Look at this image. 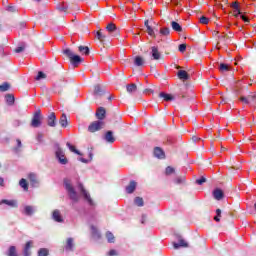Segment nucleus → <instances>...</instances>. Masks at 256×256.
<instances>
[{
	"instance_id": "nucleus-54",
	"label": "nucleus",
	"mask_w": 256,
	"mask_h": 256,
	"mask_svg": "<svg viewBox=\"0 0 256 256\" xmlns=\"http://www.w3.org/2000/svg\"><path fill=\"white\" fill-rule=\"evenodd\" d=\"M234 15L236 17H239V15H241V11L239 10V8H237L236 10H234Z\"/></svg>"
},
{
	"instance_id": "nucleus-25",
	"label": "nucleus",
	"mask_w": 256,
	"mask_h": 256,
	"mask_svg": "<svg viewBox=\"0 0 256 256\" xmlns=\"http://www.w3.org/2000/svg\"><path fill=\"white\" fill-rule=\"evenodd\" d=\"M59 123H60L61 127H67V125H68L67 115L62 114V116L60 117Z\"/></svg>"
},
{
	"instance_id": "nucleus-50",
	"label": "nucleus",
	"mask_w": 256,
	"mask_h": 256,
	"mask_svg": "<svg viewBox=\"0 0 256 256\" xmlns=\"http://www.w3.org/2000/svg\"><path fill=\"white\" fill-rule=\"evenodd\" d=\"M25 51V46H20L15 49V53H23Z\"/></svg>"
},
{
	"instance_id": "nucleus-7",
	"label": "nucleus",
	"mask_w": 256,
	"mask_h": 256,
	"mask_svg": "<svg viewBox=\"0 0 256 256\" xmlns=\"http://www.w3.org/2000/svg\"><path fill=\"white\" fill-rule=\"evenodd\" d=\"M78 188L80 189L84 199H86V201H88L89 205H94L93 199H91V195H89L87 190H85V188L83 187V184H79Z\"/></svg>"
},
{
	"instance_id": "nucleus-43",
	"label": "nucleus",
	"mask_w": 256,
	"mask_h": 256,
	"mask_svg": "<svg viewBox=\"0 0 256 256\" xmlns=\"http://www.w3.org/2000/svg\"><path fill=\"white\" fill-rule=\"evenodd\" d=\"M249 103H256V93L248 96Z\"/></svg>"
},
{
	"instance_id": "nucleus-15",
	"label": "nucleus",
	"mask_w": 256,
	"mask_h": 256,
	"mask_svg": "<svg viewBox=\"0 0 256 256\" xmlns=\"http://www.w3.org/2000/svg\"><path fill=\"white\" fill-rule=\"evenodd\" d=\"M0 205H8V207H17V202L15 200L3 199L0 201Z\"/></svg>"
},
{
	"instance_id": "nucleus-56",
	"label": "nucleus",
	"mask_w": 256,
	"mask_h": 256,
	"mask_svg": "<svg viewBox=\"0 0 256 256\" xmlns=\"http://www.w3.org/2000/svg\"><path fill=\"white\" fill-rule=\"evenodd\" d=\"M108 255H110V256L117 255V250H110Z\"/></svg>"
},
{
	"instance_id": "nucleus-60",
	"label": "nucleus",
	"mask_w": 256,
	"mask_h": 256,
	"mask_svg": "<svg viewBox=\"0 0 256 256\" xmlns=\"http://www.w3.org/2000/svg\"><path fill=\"white\" fill-rule=\"evenodd\" d=\"M99 91H101V87L99 85H97L95 87V93H99Z\"/></svg>"
},
{
	"instance_id": "nucleus-40",
	"label": "nucleus",
	"mask_w": 256,
	"mask_h": 256,
	"mask_svg": "<svg viewBox=\"0 0 256 256\" xmlns=\"http://www.w3.org/2000/svg\"><path fill=\"white\" fill-rule=\"evenodd\" d=\"M58 11H61L62 13H67V6L65 5V3L60 4L57 7Z\"/></svg>"
},
{
	"instance_id": "nucleus-23",
	"label": "nucleus",
	"mask_w": 256,
	"mask_h": 256,
	"mask_svg": "<svg viewBox=\"0 0 256 256\" xmlns=\"http://www.w3.org/2000/svg\"><path fill=\"white\" fill-rule=\"evenodd\" d=\"M159 97H161L162 99H164V101H173L175 98L173 97V95L171 94H166L164 92H161L159 94Z\"/></svg>"
},
{
	"instance_id": "nucleus-30",
	"label": "nucleus",
	"mask_w": 256,
	"mask_h": 256,
	"mask_svg": "<svg viewBox=\"0 0 256 256\" xmlns=\"http://www.w3.org/2000/svg\"><path fill=\"white\" fill-rule=\"evenodd\" d=\"M8 256H19L17 255V248L15 246H10Z\"/></svg>"
},
{
	"instance_id": "nucleus-19",
	"label": "nucleus",
	"mask_w": 256,
	"mask_h": 256,
	"mask_svg": "<svg viewBox=\"0 0 256 256\" xmlns=\"http://www.w3.org/2000/svg\"><path fill=\"white\" fill-rule=\"evenodd\" d=\"M28 177L32 187H37V185L39 184V181H37V175L29 174Z\"/></svg>"
},
{
	"instance_id": "nucleus-12",
	"label": "nucleus",
	"mask_w": 256,
	"mask_h": 256,
	"mask_svg": "<svg viewBox=\"0 0 256 256\" xmlns=\"http://www.w3.org/2000/svg\"><path fill=\"white\" fill-rule=\"evenodd\" d=\"M105 108L100 107L98 108V110L96 111V117L97 119H99L98 121H103V119H105Z\"/></svg>"
},
{
	"instance_id": "nucleus-29",
	"label": "nucleus",
	"mask_w": 256,
	"mask_h": 256,
	"mask_svg": "<svg viewBox=\"0 0 256 256\" xmlns=\"http://www.w3.org/2000/svg\"><path fill=\"white\" fill-rule=\"evenodd\" d=\"M96 37L99 40L100 43H103L105 41V34L101 32V30L96 32Z\"/></svg>"
},
{
	"instance_id": "nucleus-1",
	"label": "nucleus",
	"mask_w": 256,
	"mask_h": 256,
	"mask_svg": "<svg viewBox=\"0 0 256 256\" xmlns=\"http://www.w3.org/2000/svg\"><path fill=\"white\" fill-rule=\"evenodd\" d=\"M63 53L64 55H66L67 58L70 59V63L74 67H79V63H83V58H81V56L79 55H75L70 49H65Z\"/></svg>"
},
{
	"instance_id": "nucleus-24",
	"label": "nucleus",
	"mask_w": 256,
	"mask_h": 256,
	"mask_svg": "<svg viewBox=\"0 0 256 256\" xmlns=\"http://www.w3.org/2000/svg\"><path fill=\"white\" fill-rule=\"evenodd\" d=\"M5 99H6V103L8 105H14V103H15V96H13L12 94H7L5 96Z\"/></svg>"
},
{
	"instance_id": "nucleus-48",
	"label": "nucleus",
	"mask_w": 256,
	"mask_h": 256,
	"mask_svg": "<svg viewBox=\"0 0 256 256\" xmlns=\"http://www.w3.org/2000/svg\"><path fill=\"white\" fill-rule=\"evenodd\" d=\"M176 185H181V183H185V179L183 177H178L175 180Z\"/></svg>"
},
{
	"instance_id": "nucleus-16",
	"label": "nucleus",
	"mask_w": 256,
	"mask_h": 256,
	"mask_svg": "<svg viewBox=\"0 0 256 256\" xmlns=\"http://www.w3.org/2000/svg\"><path fill=\"white\" fill-rule=\"evenodd\" d=\"M137 189V182L131 181L128 186H126V192L131 194Z\"/></svg>"
},
{
	"instance_id": "nucleus-55",
	"label": "nucleus",
	"mask_w": 256,
	"mask_h": 256,
	"mask_svg": "<svg viewBox=\"0 0 256 256\" xmlns=\"http://www.w3.org/2000/svg\"><path fill=\"white\" fill-rule=\"evenodd\" d=\"M241 19H242V21H244L245 23H249V18H247L245 15H241Z\"/></svg>"
},
{
	"instance_id": "nucleus-31",
	"label": "nucleus",
	"mask_w": 256,
	"mask_h": 256,
	"mask_svg": "<svg viewBox=\"0 0 256 256\" xmlns=\"http://www.w3.org/2000/svg\"><path fill=\"white\" fill-rule=\"evenodd\" d=\"M230 67L227 64L221 63L219 66V70L221 71V73H225L227 71H230Z\"/></svg>"
},
{
	"instance_id": "nucleus-28",
	"label": "nucleus",
	"mask_w": 256,
	"mask_h": 256,
	"mask_svg": "<svg viewBox=\"0 0 256 256\" xmlns=\"http://www.w3.org/2000/svg\"><path fill=\"white\" fill-rule=\"evenodd\" d=\"M66 251H73V238L67 239Z\"/></svg>"
},
{
	"instance_id": "nucleus-13",
	"label": "nucleus",
	"mask_w": 256,
	"mask_h": 256,
	"mask_svg": "<svg viewBox=\"0 0 256 256\" xmlns=\"http://www.w3.org/2000/svg\"><path fill=\"white\" fill-rule=\"evenodd\" d=\"M177 76L181 81H187L189 79V74L185 70H179Z\"/></svg>"
},
{
	"instance_id": "nucleus-27",
	"label": "nucleus",
	"mask_w": 256,
	"mask_h": 256,
	"mask_svg": "<svg viewBox=\"0 0 256 256\" xmlns=\"http://www.w3.org/2000/svg\"><path fill=\"white\" fill-rule=\"evenodd\" d=\"M128 93H135L137 91V85L136 84H129L126 86Z\"/></svg>"
},
{
	"instance_id": "nucleus-52",
	"label": "nucleus",
	"mask_w": 256,
	"mask_h": 256,
	"mask_svg": "<svg viewBox=\"0 0 256 256\" xmlns=\"http://www.w3.org/2000/svg\"><path fill=\"white\" fill-rule=\"evenodd\" d=\"M205 181H207V180H206L204 177H202V178L196 180V183H197L198 185H203V183H205Z\"/></svg>"
},
{
	"instance_id": "nucleus-3",
	"label": "nucleus",
	"mask_w": 256,
	"mask_h": 256,
	"mask_svg": "<svg viewBox=\"0 0 256 256\" xmlns=\"http://www.w3.org/2000/svg\"><path fill=\"white\" fill-rule=\"evenodd\" d=\"M43 123V115L41 114V110H37L31 121V127L37 128L41 127V124Z\"/></svg>"
},
{
	"instance_id": "nucleus-38",
	"label": "nucleus",
	"mask_w": 256,
	"mask_h": 256,
	"mask_svg": "<svg viewBox=\"0 0 256 256\" xmlns=\"http://www.w3.org/2000/svg\"><path fill=\"white\" fill-rule=\"evenodd\" d=\"M91 231L93 237H97V239L101 238V234H99V231H97V228H95V226L91 227Z\"/></svg>"
},
{
	"instance_id": "nucleus-5",
	"label": "nucleus",
	"mask_w": 256,
	"mask_h": 256,
	"mask_svg": "<svg viewBox=\"0 0 256 256\" xmlns=\"http://www.w3.org/2000/svg\"><path fill=\"white\" fill-rule=\"evenodd\" d=\"M64 185L66 190L68 191V195L72 201H79V196H77V192H75V188L69 183V181L65 180Z\"/></svg>"
},
{
	"instance_id": "nucleus-63",
	"label": "nucleus",
	"mask_w": 256,
	"mask_h": 256,
	"mask_svg": "<svg viewBox=\"0 0 256 256\" xmlns=\"http://www.w3.org/2000/svg\"><path fill=\"white\" fill-rule=\"evenodd\" d=\"M37 139H38V141H41V139H43V134H38Z\"/></svg>"
},
{
	"instance_id": "nucleus-47",
	"label": "nucleus",
	"mask_w": 256,
	"mask_h": 256,
	"mask_svg": "<svg viewBox=\"0 0 256 256\" xmlns=\"http://www.w3.org/2000/svg\"><path fill=\"white\" fill-rule=\"evenodd\" d=\"M169 33H170L169 28L160 29V34L161 35H169Z\"/></svg>"
},
{
	"instance_id": "nucleus-4",
	"label": "nucleus",
	"mask_w": 256,
	"mask_h": 256,
	"mask_svg": "<svg viewBox=\"0 0 256 256\" xmlns=\"http://www.w3.org/2000/svg\"><path fill=\"white\" fill-rule=\"evenodd\" d=\"M104 127H105V122H103L102 120H97L92 122L88 126V131L89 133H96V131H101V129H103Z\"/></svg>"
},
{
	"instance_id": "nucleus-10",
	"label": "nucleus",
	"mask_w": 256,
	"mask_h": 256,
	"mask_svg": "<svg viewBox=\"0 0 256 256\" xmlns=\"http://www.w3.org/2000/svg\"><path fill=\"white\" fill-rule=\"evenodd\" d=\"M213 197L216 199V201H221V199L225 197V194L223 193V190L217 188L213 191Z\"/></svg>"
},
{
	"instance_id": "nucleus-18",
	"label": "nucleus",
	"mask_w": 256,
	"mask_h": 256,
	"mask_svg": "<svg viewBox=\"0 0 256 256\" xmlns=\"http://www.w3.org/2000/svg\"><path fill=\"white\" fill-rule=\"evenodd\" d=\"M152 57L156 61L161 59V53L159 52V49H157V47L155 46L152 47Z\"/></svg>"
},
{
	"instance_id": "nucleus-36",
	"label": "nucleus",
	"mask_w": 256,
	"mask_h": 256,
	"mask_svg": "<svg viewBox=\"0 0 256 256\" xmlns=\"http://www.w3.org/2000/svg\"><path fill=\"white\" fill-rule=\"evenodd\" d=\"M38 256H49V250L47 248H41L38 251Z\"/></svg>"
},
{
	"instance_id": "nucleus-33",
	"label": "nucleus",
	"mask_w": 256,
	"mask_h": 256,
	"mask_svg": "<svg viewBox=\"0 0 256 256\" xmlns=\"http://www.w3.org/2000/svg\"><path fill=\"white\" fill-rule=\"evenodd\" d=\"M66 145L72 153H76V155H81L79 150H76L75 146L71 145V143L67 142Z\"/></svg>"
},
{
	"instance_id": "nucleus-8",
	"label": "nucleus",
	"mask_w": 256,
	"mask_h": 256,
	"mask_svg": "<svg viewBox=\"0 0 256 256\" xmlns=\"http://www.w3.org/2000/svg\"><path fill=\"white\" fill-rule=\"evenodd\" d=\"M173 247H174V249H179V247H189V243H187V241H185V239L180 237L178 239V243L173 242Z\"/></svg>"
},
{
	"instance_id": "nucleus-39",
	"label": "nucleus",
	"mask_w": 256,
	"mask_h": 256,
	"mask_svg": "<svg viewBox=\"0 0 256 256\" xmlns=\"http://www.w3.org/2000/svg\"><path fill=\"white\" fill-rule=\"evenodd\" d=\"M25 215H33V206H26L24 208Z\"/></svg>"
},
{
	"instance_id": "nucleus-32",
	"label": "nucleus",
	"mask_w": 256,
	"mask_h": 256,
	"mask_svg": "<svg viewBox=\"0 0 256 256\" xmlns=\"http://www.w3.org/2000/svg\"><path fill=\"white\" fill-rule=\"evenodd\" d=\"M106 239L108 240V243L115 242V236L111 232H106Z\"/></svg>"
},
{
	"instance_id": "nucleus-42",
	"label": "nucleus",
	"mask_w": 256,
	"mask_h": 256,
	"mask_svg": "<svg viewBox=\"0 0 256 256\" xmlns=\"http://www.w3.org/2000/svg\"><path fill=\"white\" fill-rule=\"evenodd\" d=\"M47 75L43 73L42 71L38 72V75L36 76V81H41V79H46Z\"/></svg>"
},
{
	"instance_id": "nucleus-22",
	"label": "nucleus",
	"mask_w": 256,
	"mask_h": 256,
	"mask_svg": "<svg viewBox=\"0 0 256 256\" xmlns=\"http://www.w3.org/2000/svg\"><path fill=\"white\" fill-rule=\"evenodd\" d=\"M106 31H108V33H110V35L112 33H115L117 32V26L113 23H109L107 26H106Z\"/></svg>"
},
{
	"instance_id": "nucleus-35",
	"label": "nucleus",
	"mask_w": 256,
	"mask_h": 256,
	"mask_svg": "<svg viewBox=\"0 0 256 256\" xmlns=\"http://www.w3.org/2000/svg\"><path fill=\"white\" fill-rule=\"evenodd\" d=\"M134 203H135V205H137V207H143V205H144L143 198L136 197L134 199Z\"/></svg>"
},
{
	"instance_id": "nucleus-14",
	"label": "nucleus",
	"mask_w": 256,
	"mask_h": 256,
	"mask_svg": "<svg viewBox=\"0 0 256 256\" xmlns=\"http://www.w3.org/2000/svg\"><path fill=\"white\" fill-rule=\"evenodd\" d=\"M154 155L158 158V159H165V152H163V149L156 147L154 149Z\"/></svg>"
},
{
	"instance_id": "nucleus-21",
	"label": "nucleus",
	"mask_w": 256,
	"mask_h": 256,
	"mask_svg": "<svg viewBox=\"0 0 256 256\" xmlns=\"http://www.w3.org/2000/svg\"><path fill=\"white\" fill-rule=\"evenodd\" d=\"M134 64L136 65V67H141L145 64V60L141 56H136L134 59Z\"/></svg>"
},
{
	"instance_id": "nucleus-34",
	"label": "nucleus",
	"mask_w": 256,
	"mask_h": 256,
	"mask_svg": "<svg viewBox=\"0 0 256 256\" xmlns=\"http://www.w3.org/2000/svg\"><path fill=\"white\" fill-rule=\"evenodd\" d=\"M78 49L82 53V55H89V47H87V46H79Z\"/></svg>"
},
{
	"instance_id": "nucleus-2",
	"label": "nucleus",
	"mask_w": 256,
	"mask_h": 256,
	"mask_svg": "<svg viewBox=\"0 0 256 256\" xmlns=\"http://www.w3.org/2000/svg\"><path fill=\"white\" fill-rule=\"evenodd\" d=\"M54 149H55L56 158L58 159L59 163L61 165H67V163H69V161L67 160V157L65 156V152L63 151V149H61V147L59 146L58 143L54 144Z\"/></svg>"
},
{
	"instance_id": "nucleus-26",
	"label": "nucleus",
	"mask_w": 256,
	"mask_h": 256,
	"mask_svg": "<svg viewBox=\"0 0 256 256\" xmlns=\"http://www.w3.org/2000/svg\"><path fill=\"white\" fill-rule=\"evenodd\" d=\"M20 187L24 189V191H29V185L27 184V180L25 178H22L19 182Z\"/></svg>"
},
{
	"instance_id": "nucleus-46",
	"label": "nucleus",
	"mask_w": 256,
	"mask_h": 256,
	"mask_svg": "<svg viewBox=\"0 0 256 256\" xmlns=\"http://www.w3.org/2000/svg\"><path fill=\"white\" fill-rule=\"evenodd\" d=\"M200 23H202V25H207V23H209V18L202 16L200 18Z\"/></svg>"
},
{
	"instance_id": "nucleus-44",
	"label": "nucleus",
	"mask_w": 256,
	"mask_h": 256,
	"mask_svg": "<svg viewBox=\"0 0 256 256\" xmlns=\"http://www.w3.org/2000/svg\"><path fill=\"white\" fill-rule=\"evenodd\" d=\"M172 173H175V168L168 166L166 168V175H171Z\"/></svg>"
},
{
	"instance_id": "nucleus-58",
	"label": "nucleus",
	"mask_w": 256,
	"mask_h": 256,
	"mask_svg": "<svg viewBox=\"0 0 256 256\" xmlns=\"http://www.w3.org/2000/svg\"><path fill=\"white\" fill-rule=\"evenodd\" d=\"M13 125H14V127H19V125H21V121L15 120Z\"/></svg>"
},
{
	"instance_id": "nucleus-57",
	"label": "nucleus",
	"mask_w": 256,
	"mask_h": 256,
	"mask_svg": "<svg viewBox=\"0 0 256 256\" xmlns=\"http://www.w3.org/2000/svg\"><path fill=\"white\" fill-rule=\"evenodd\" d=\"M0 187H5V180L3 177H0Z\"/></svg>"
},
{
	"instance_id": "nucleus-49",
	"label": "nucleus",
	"mask_w": 256,
	"mask_h": 256,
	"mask_svg": "<svg viewBox=\"0 0 256 256\" xmlns=\"http://www.w3.org/2000/svg\"><path fill=\"white\" fill-rule=\"evenodd\" d=\"M186 49H187V45L186 44H180L179 45L180 53H185Z\"/></svg>"
},
{
	"instance_id": "nucleus-51",
	"label": "nucleus",
	"mask_w": 256,
	"mask_h": 256,
	"mask_svg": "<svg viewBox=\"0 0 256 256\" xmlns=\"http://www.w3.org/2000/svg\"><path fill=\"white\" fill-rule=\"evenodd\" d=\"M240 101H242V103H245L246 105H249V98L248 97H240Z\"/></svg>"
},
{
	"instance_id": "nucleus-37",
	"label": "nucleus",
	"mask_w": 256,
	"mask_h": 256,
	"mask_svg": "<svg viewBox=\"0 0 256 256\" xmlns=\"http://www.w3.org/2000/svg\"><path fill=\"white\" fill-rule=\"evenodd\" d=\"M11 85H9V83L5 82L2 85H0V91L5 92V91H9Z\"/></svg>"
},
{
	"instance_id": "nucleus-64",
	"label": "nucleus",
	"mask_w": 256,
	"mask_h": 256,
	"mask_svg": "<svg viewBox=\"0 0 256 256\" xmlns=\"http://www.w3.org/2000/svg\"><path fill=\"white\" fill-rule=\"evenodd\" d=\"M144 25H145V27L147 29L149 27V20H145Z\"/></svg>"
},
{
	"instance_id": "nucleus-20",
	"label": "nucleus",
	"mask_w": 256,
	"mask_h": 256,
	"mask_svg": "<svg viewBox=\"0 0 256 256\" xmlns=\"http://www.w3.org/2000/svg\"><path fill=\"white\" fill-rule=\"evenodd\" d=\"M171 27H172L173 31H176L177 33H181V31H183V28L176 21L171 22Z\"/></svg>"
},
{
	"instance_id": "nucleus-53",
	"label": "nucleus",
	"mask_w": 256,
	"mask_h": 256,
	"mask_svg": "<svg viewBox=\"0 0 256 256\" xmlns=\"http://www.w3.org/2000/svg\"><path fill=\"white\" fill-rule=\"evenodd\" d=\"M7 10L12 13H15V11H17V8L15 6H8Z\"/></svg>"
},
{
	"instance_id": "nucleus-6",
	"label": "nucleus",
	"mask_w": 256,
	"mask_h": 256,
	"mask_svg": "<svg viewBox=\"0 0 256 256\" xmlns=\"http://www.w3.org/2000/svg\"><path fill=\"white\" fill-rule=\"evenodd\" d=\"M47 125L48 127H56L57 126V116L55 112H52L47 117Z\"/></svg>"
},
{
	"instance_id": "nucleus-59",
	"label": "nucleus",
	"mask_w": 256,
	"mask_h": 256,
	"mask_svg": "<svg viewBox=\"0 0 256 256\" xmlns=\"http://www.w3.org/2000/svg\"><path fill=\"white\" fill-rule=\"evenodd\" d=\"M232 7L237 10L239 9V4L237 2L233 3Z\"/></svg>"
},
{
	"instance_id": "nucleus-61",
	"label": "nucleus",
	"mask_w": 256,
	"mask_h": 256,
	"mask_svg": "<svg viewBox=\"0 0 256 256\" xmlns=\"http://www.w3.org/2000/svg\"><path fill=\"white\" fill-rule=\"evenodd\" d=\"M16 143H17V145H18V148H21V146H22L21 140H20V139H17V140H16Z\"/></svg>"
},
{
	"instance_id": "nucleus-45",
	"label": "nucleus",
	"mask_w": 256,
	"mask_h": 256,
	"mask_svg": "<svg viewBox=\"0 0 256 256\" xmlns=\"http://www.w3.org/2000/svg\"><path fill=\"white\" fill-rule=\"evenodd\" d=\"M147 33L150 35V37H155V31H153V28L151 26H148Z\"/></svg>"
},
{
	"instance_id": "nucleus-62",
	"label": "nucleus",
	"mask_w": 256,
	"mask_h": 256,
	"mask_svg": "<svg viewBox=\"0 0 256 256\" xmlns=\"http://www.w3.org/2000/svg\"><path fill=\"white\" fill-rule=\"evenodd\" d=\"M199 140H200V138H198L197 136L192 137V141H194L195 143H197V141H199Z\"/></svg>"
},
{
	"instance_id": "nucleus-9",
	"label": "nucleus",
	"mask_w": 256,
	"mask_h": 256,
	"mask_svg": "<svg viewBox=\"0 0 256 256\" xmlns=\"http://www.w3.org/2000/svg\"><path fill=\"white\" fill-rule=\"evenodd\" d=\"M52 218L56 223H63V216L61 215V211L54 210L52 213Z\"/></svg>"
},
{
	"instance_id": "nucleus-41",
	"label": "nucleus",
	"mask_w": 256,
	"mask_h": 256,
	"mask_svg": "<svg viewBox=\"0 0 256 256\" xmlns=\"http://www.w3.org/2000/svg\"><path fill=\"white\" fill-rule=\"evenodd\" d=\"M214 221H216L217 223L221 221V209L216 210V216L214 217Z\"/></svg>"
},
{
	"instance_id": "nucleus-11",
	"label": "nucleus",
	"mask_w": 256,
	"mask_h": 256,
	"mask_svg": "<svg viewBox=\"0 0 256 256\" xmlns=\"http://www.w3.org/2000/svg\"><path fill=\"white\" fill-rule=\"evenodd\" d=\"M33 247V241H28L24 247V250H23V255L24 256H31V251L30 249Z\"/></svg>"
},
{
	"instance_id": "nucleus-17",
	"label": "nucleus",
	"mask_w": 256,
	"mask_h": 256,
	"mask_svg": "<svg viewBox=\"0 0 256 256\" xmlns=\"http://www.w3.org/2000/svg\"><path fill=\"white\" fill-rule=\"evenodd\" d=\"M104 139L107 143H115V137L113 136L112 131L106 132Z\"/></svg>"
}]
</instances>
